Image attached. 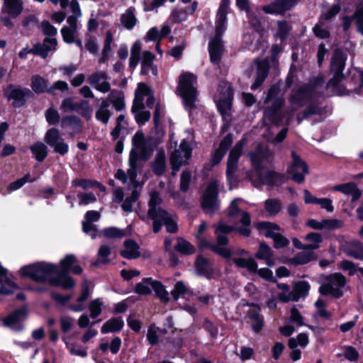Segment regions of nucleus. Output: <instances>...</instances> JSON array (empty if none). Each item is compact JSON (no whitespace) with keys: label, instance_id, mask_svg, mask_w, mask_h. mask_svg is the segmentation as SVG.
<instances>
[{"label":"nucleus","instance_id":"f257e3e1","mask_svg":"<svg viewBox=\"0 0 363 363\" xmlns=\"http://www.w3.org/2000/svg\"><path fill=\"white\" fill-rule=\"evenodd\" d=\"M162 200L157 192L152 193L149 201V209L147 216L140 215L143 220L147 221L151 219L153 221V231L158 233L162 225H164L167 230L169 233H176L177 226L176 224V216L169 214L161 207Z\"/></svg>","mask_w":363,"mask_h":363},{"label":"nucleus","instance_id":"f03ea898","mask_svg":"<svg viewBox=\"0 0 363 363\" xmlns=\"http://www.w3.org/2000/svg\"><path fill=\"white\" fill-rule=\"evenodd\" d=\"M214 250L225 258L230 264H233L238 267L247 269L250 272L257 273L261 278L267 281H274L272 272L268 268L258 269L255 259L250 255L247 250L244 249L228 250L216 247Z\"/></svg>","mask_w":363,"mask_h":363},{"label":"nucleus","instance_id":"7ed1b4c3","mask_svg":"<svg viewBox=\"0 0 363 363\" xmlns=\"http://www.w3.org/2000/svg\"><path fill=\"white\" fill-rule=\"evenodd\" d=\"M271 153L267 148L259 147L255 152H251V160L253 170L250 172L248 177L255 186L261 184L274 185L279 177L277 174L263 169L265 162L269 158Z\"/></svg>","mask_w":363,"mask_h":363},{"label":"nucleus","instance_id":"20e7f679","mask_svg":"<svg viewBox=\"0 0 363 363\" xmlns=\"http://www.w3.org/2000/svg\"><path fill=\"white\" fill-rule=\"evenodd\" d=\"M230 0H221L218 9L216 21V34L208 44V50L211 61L218 64L221 59L223 52V45L221 35L225 30L227 14L230 6Z\"/></svg>","mask_w":363,"mask_h":363},{"label":"nucleus","instance_id":"39448f33","mask_svg":"<svg viewBox=\"0 0 363 363\" xmlns=\"http://www.w3.org/2000/svg\"><path fill=\"white\" fill-rule=\"evenodd\" d=\"M19 273L22 277H28L35 281L50 284V279L58 273V267L50 263L39 262L22 267Z\"/></svg>","mask_w":363,"mask_h":363},{"label":"nucleus","instance_id":"423d86ee","mask_svg":"<svg viewBox=\"0 0 363 363\" xmlns=\"http://www.w3.org/2000/svg\"><path fill=\"white\" fill-rule=\"evenodd\" d=\"M196 83L197 78L192 73L185 72L179 77L178 91L186 108H192L195 106L198 94Z\"/></svg>","mask_w":363,"mask_h":363},{"label":"nucleus","instance_id":"0eeeda50","mask_svg":"<svg viewBox=\"0 0 363 363\" xmlns=\"http://www.w3.org/2000/svg\"><path fill=\"white\" fill-rule=\"evenodd\" d=\"M346 57L343 53L335 50L331 61V69L334 72L333 77L328 82V86L333 89L334 94L337 95L344 94L345 92L342 89V82L343 75L342 74L345 65Z\"/></svg>","mask_w":363,"mask_h":363},{"label":"nucleus","instance_id":"6e6552de","mask_svg":"<svg viewBox=\"0 0 363 363\" xmlns=\"http://www.w3.org/2000/svg\"><path fill=\"white\" fill-rule=\"evenodd\" d=\"M241 203L239 199L233 200L229 206L228 216L236 227L241 224L242 226L238 227V230L241 235L247 237L250 234L249 226L251 219L247 212L240 208Z\"/></svg>","mask_w":363,"mask_h":363},{"label":"nucleus","instance_id":"1a4fd4ad","mask_svg":"<svg viewBox=\"0 0 363 363\" xmlns=\"http://www.w3.org/2000/svg\"><path fill=\"white\" fill-rule=\"evenodd\" d=\"M144 140L145 136L141 132L135 133L132 139V143L134 148H133L130 152L129 168L127 170V175L135 188L138 186L135 179L137 177V164L138 160V154L136 150L143 148Z\"/></svg>","mask_w":363,"mask_h":363},{"label":"nucleus","instance_id":"9d476101","mask_svg":"<svg viewBox=\"0 0 363 363\" xmlns=\"http://www.w3.org/2000/svg\"><path fill=\"white\" fill-rule=\"evenodd\" d=\"M326 281V283L322 284L319 288V291L321 294L333 296L335 298L342 296V288L346 284V279L344 276L335 273L328 276Z\"/></svg>","mask_w":363,"mask_h":363},{"label":"nucleus","instance_id":"9b49d317","mask_svg":"<svg viewBox=\"0 0 363 363\" xmlns=\"http://www.w3.org/2000/svg\"><path fill=\"white\" fill-rule=\"evenodd\" d=\"M192 149L189 144L183 140L179 148L172 152L170 155V164L172 169V174L176 175L179 169L184 165L189 164V161L191 157Z\"/></svg>","mask_w":363,"mask_h":363},{"label":"nucleus","instance_id":"f8f14e48","mask_svg":"<svg viewBox=\"0 0 363 363\" xmlns=\"http://www.w3.org/2000/svg\"><path fill=\"white\" fill-rule=\"evenodd\" d=\"M155 103L153 93L144 83H139L135 91V99L132 111L141 110L145 107L152 108Z\"/></svg>","mask_w":363,"mask_h":363},{"label":"nucleus","instance_id":"ddd939ff","mask_svg":"<svg viewBox=\"0 0 363 363\" xmlns=\"http://www.w3.org/2000/svg\"><path fill=\"white\" fill-rule=\"evenodd\" d=\"M218 185L216 182H211L206 189L201 205L206 213H212L218 208Z\"/></svg>","mask_w":363,"mask_h":363},{"label":"nucleus","instance_id":"4468645a","mask_svg":"<svg viewBox=\"0 0 363 363\" xmlns=\"http://www.w3.org/2000/svg\"><path fill=\"white\" fill-rule=\"evenodd\" d=\"M292 162L288 169V172L292 175V179L301 184L305 179V175L308 174V166L295 152H291Z\"/></svg>","mask_w":363,"mask_h":363},{"label":"nucleus","instance_id":"2eb2a0df","mask_svg":"<svg viewBox=\"0 0 363 363\" xmlns=\"http://www.w3.org/2000/svg\"><path fill=\"white\" fill-rule=\"evenodd\" d=\"M220 96L216 99L217 106L223 117H225L231 109L233 90L230 85L223 82L220 86Z\"/></svg>","mask_w":363,"mask_h":363},{"label":"nucleus","instance_id":"dca6fc26","mask_svg":"<svg viewBox=\"0 0 363 363\" xmlns=\"http://www.w3.org/2000/svg\"><path fill=\"white\" fill-rule=\"evenodd\" d=\"M243 146L242 141L238 142L230 151L228 158L226 177L230 185L233 182V174L238 169V163L242 155Z\"/></svg>","mask_w":363,"mask_h":363},{"label":"nucleus","instance_id":"f3484780","mask_svg":"<svg viewBox=\"0 0 363 363\" xmlns=\"http://www.w3.org/2000/svg\"><path fill=\"white\" fill-rule=\"evenodd\" d=\"M234 229L233 227L225 225V223L220 222L218 224L216 228V234L217 235V245H213L207 242V246L209 247L215 253L222 256L220 253L217 252L214 250V247H218L221 249L232 250L234 249H240V247H226L225 245L228 242V240L227 237L225 235L227 233H230Z\"/></svg>","mask_w":363,"mask_h":363},{"label":"nucleus","instance_id":"a211bd4d","mask_svg":"<svg viewBox=\"0 0 363 363\" xmlns=\"http://www.w3.org/2000/svg\"><path fill=\"white\" fill-rule=\"evenodd\" d=\"M30 94L28 89H20L14 86H9L4 92L9 101L13 100L12 104L15 107H21L25 103V97Z\"/></svg>","mask_w":363,"mask_h":363},{"label":"nucleus","instance_id":"6ab92c4d","mask_svg":"<svg viewBox=\"0 0 363 363\" xmlns=\"http://www.w3.org/2000/svg\"><path fill=\"white\" fill-rule=\"evenodd\" d=\"M306 225L313 230H335L342 228L344 223L342 220L336 218L323 219L320 221L310 219L306 222Z\"/></svg>","mask_w":363,"mask_h":363},{"label":"nucleus","instance_id":"aec40b11","mask_svg":"<svg viewBox=\"0 0 363 363\" xmlns=\"http://www.w3.org/2000/svg\"><path fill=\"white\" fill-rule=\"evenodd\" d=\"M108 75L105 72L99 71L89 76V83L99 91L108 92L111 86L108 82Z\"/></svg>","mask_w":363,"mask_h":363},{"label":"nucleus","instance_id":"412c9836","mask_svg":"<svg viewBox=\"0 0 363 363\" xmlns=\"http://www.w3.org/2000/svg\"><path fill=\"white\" fill-rule=\"evenodd\" d=\"M100 218V213L96 211H89L85 214V220L82 222L84 233L89 234L92 239L96 238L97 233L96 225L92 223Z\"/></svg>","mask_w":363,"mask_h":363},{"label":"nucleus","instance_id":"4be33fe9","mask_svg":"<svg viewBox=\"0 0 363 363\" xmlns=\"http://www.w3.org/2000/svg\"><path fill=\"white\" fill-rule=\"evenodd\" d=\"M298 0H277L270 5L263 7L265 13L271 14L283 13L293 7Z\"/></svg>","mask_w":363,"mask_h":363},{"label":"nucleus","instance_id":"5701e85b","mask_svg":"<svg viewBox=\"0 0 363 363\" xmlns=\"http://www.w3.org/2000/svg\"><path fill=\"white\" fill-rule=\"evenodd\" d=\"M27 311L25 307L19 308L10 314L8 317L3 319L5 326L13 330H19L22 328L18 325L19 323L23 320L26 317Z\"/></svg>","mask_w":363,"mask_h":363},{"label":"nucleus","instance_id":"b1692460","mask_svg":"<svg viewBox=\"0 0 363 363\" xmlns=\"http://www.w3.org/2000/svg\"><path fill=\"white\" fill-rule=\"evenodd\" d=\"M67 26L62 28L61 33L65 43H72L77 32V20L73 16H70L67 19Z\"/></svg>","mask_w":363,"mask_h":363},{"label":"nucleus","instance_id":"393cba45","mask_svg":"<svg viewBox=\"0 0 363 363\" xmlns=\"http://www.w3.org/2000/svg\"><path fill=\"white\" fill-rule=\"evenodd\" d=\"M155 55L150 51L145 50L141 55V70L140 74L143 75L147 74L152 72L154 75H157V70L155 67L153 62L155 60Z\"/></svg>","mask_w":363,"mask_h":363},{"label":"nucleus","instance_id":"a878e982","mask_svg":"<svg viewBox=\"0 0 363 363\" xmlns=\"http://www.w3.org/2000/svg\"><path fill=\"white\" fill-rule=\"evenodd\" d=\"M255 227L260 235L272 239L281 230L277 224L271 222H259L255 225Z\"/></svg>","mask_w":363,"mask_h":363},{"label":"nucleus","instance_id":"bb28decb","mask_svg":"<svg viewBox=\"0 0 363 363\" xmlns=\"http://www.w3.org/2000/svg\"><path fill=\"white\" fill-rule=\"evenodd\" d=\"M255 65L257 71L256 79L251 86L252 90L257 89L263 83L269 72V65L267 61H257L255 62Z\"/></svg>","mask_w":363,"mask_h":363},{"label":"nucleus","instance_id":"cd10ccee","mask_svg":"<svg viewBox=\"0 0 363 363\" xmlns=\"http://www.w3.org/2000/svg\"><path fill=\"white\" fill-rule=\"evenodd\" d=\"M57 45V42L55 38H45L43 43L38 44L34 47V51L43 58H45L50 51L56 49Z\"/></svg>","mask_w":363,"mask_h":363},{"label":"nucleus","instance_id":"c85d7f7f","mask_svg":"<svg viewBox=\"0 0 363 363\" xmlns=\"http://www.w3.org/2000/svg\"><path fill=\"white\" fill-rule=\"evenodd\" d=\"M247 317L251 324L252 329L258 333L263 326L262 318L259 315V308L257 306H251L247 312Z\"/></svg>","mask_w":363,"mask_h":363},{"label":"nucleus","instance_id":"c756f323","mask_svg":"<svg viewBox=\"0 0 363 363\" xmlns=\"http://www.w3.org/2000/svg\"><path fill=\"white\" fill-rule=\"evenodd\" d=\"M50 284L52 286H60L64 289H72L75 286V283L72 278L68 277L62 273H58L53 276L52 279H50Z\"/></svg>","mask_w":363,"mask_h":363},{"label":"nucleus","instance_id":"7c9ffc66","mask_svg":"<svg viewBox=\"0 0 363 363\" xmlns=\"http://www.w3.org/2000/svg\"><path fill=\"white\" fill-rule=\"evenodd\" d=\"M121 24L127 30H132L137 24L138 19L135 16V9H127L120 17Z\"/></svg>","mask_w":363,"mask_h":363},{"label":"nucleus","instance_id":"2f4dec72","mask_svg":"<svg viewBox=\"0 0 363 363\" xmlns=\"http://www.w3.org/2000/svg\"><path fill=\"white\" fill-rule=\"evenodd\" d=\"M233 143V136L230 134L227 135L220 142L219 147L216 150L213 157V164H218L224 157L226 151Z\"/></svg>","mask_w":363,"mask_h":363},{"label":"nucleus","instance_id":"473e14b6","mask_svg":"<svg viewBox=\"0 0 363 363\" xmlns=\"http://www.w3.org/2000/svg\"><path fill=\"white\" fill-rule=\"evenodd\" d=\"M255 257L258 259H263L269 267H273L275 264L273 253L270 247L264 242H260L259 249L255 253Z\"/></svg>","mask_w":363,"mask_h":363},{"label":"nucleus","instance_id":"72a5a7b5","mask_svg":"<svg viewBox=\"0 0 363 363\" xmlns=\"http://www.w3.org/2000/svg\"><path fill=\"white\" fill-rule=\"evenodd\" d=\"M23 9V4L21 0H4L3 11L9 16L16 17L18 16Z\"/></svg>","mask_w":363,"mask_h":363},{"label":"nucleus","instance_id":"f704fd0d","mask_svg":"<svg viewBox=\"0 0 363 363\" xmlns=\"http://www.w3.org/2000/svg\"><path fill=\"white\" fill-rule=\"evenodd\" d=\"M124 325L121 318H114L107 320L101 327V332L103 334L116 333L120 331Z\"/></svg>","mask_w":363,"mask_h":363},{"label":"nucleus","instance_id":"c9c22d12","mask_svg":"<svg viewBox=\"0 0 363 363\" xmlns=\"http://www.w3.org/2000/svg\"><path fill=\"white\" fill-rule=\"evenodd\" d=\"M124 250L121 251V255L127 259H135L140 256L139 246L132 240H128L124 243Z\"/></svg>","mask_w":363,"mask_h":363},{"label":"nucleus","instance_id":"e433bc0d","mask_svg":"<svg viewBox=\"0 0 363 363\" xmlns=\"http://www.w3.org/2000/svg\"><path fill=\"white\" fill-rule=\"evenodd\" d=\"M90 291L89 289V285L86 282H84L82 284V291L81 295L77 299V304H72L69 306V308L74 312H80L82 311L85 307L83 304L89 296Z\"/></svg>","mask_w":363,"mask_h":363},{"label":"nucleus","instance_id":"4c0bfd02","mask_svg":"<svg viewBox=\"0 0 363 363\" xmlns=\"http://www.w3.org/2000/svg\"><path fill=\"white\" fill-rule=\"evenodd\" d=\"M152 169L157 175H162L166 169V157L163 150H160L152 164Z\"/></svg>","mask_w":363,"mask_h":363},{"label":"nucleus","instance_id":"58836bf2","mask_svg":"<svg viewBox=\"0 0 363 363\" xmlns=\"http://www.w3.org/2000/svg\"><path fill=\"white\" fill-rule=\"evenodd\" d=\"M341 247L349 256L353 257L356 259L363 258V247L358 241H351L348 244V247L347 248H344L342 245Z\"/></svg>","mask_w":363,"mask_h":363},{"label":"nucleus","instance_id":"ea45409f","mask_svg":"<svg viewBox=\"0 0 363 363\" xmlns=\"http://www.w3.org/2000/svg\"><path fill=\"white\" fill-rule=\"evenodd\" d=\"M109 105V101L106 99H104L99 108L96 111V120L104 124L108 123L111 117V112L108 109Z\"/></svg>","mask_w":363,"mask_h":363},{"label":"nucleus","instance_id":"a19ab883","mask_svg":"<svg viewBox=\"0 0 363 363\" xmlns=\"http://www.w3.org/2000/svg\"><path fill=\"white\" fill-rule=\"evenodd\" d=\"M30 86L32 90L36 94L48 91V81L40 75H33L31 77Z\"/></svg>","mask_w":363,"mask_h":363},{"label":"nucleus","instance_id":"79ce46f5","mask_svg":"<svg viewBox=\"0 0 363 363\" xmlns=\"http://www.w3.org/2000/svg\"><path fill=\"white\" fill-rule=\"evenodd\" d=\"M305 240L308 242L306 245V250H314L320 247V244L323 241V237L318 233H310L305 237Z\"/></svg>","mask_w":363,"mask_h":363},{"label":"nucleus","instance_id":"37998d69","mask_svg":"<svg viewBox=\"0 0 363 363\" xmlns=\"http://www.w3.org/2000/svg\"><path fill=\"white\" fill-rule=\"evenodd\" d=\"M141 43L136 41L132 46L130 50V57L129 59V66L133 69H135L140 60H141Z\"/></svg>","mask_w":363,"mask_h":363},{"label":"nucleus","instance_id":"c03bdc74","mask_svg":"<svg viewBox=\"0 0 363 363\" xmlns=\"http://www.w3.org/2000/svg\"><path fill=\"white\" fill-rule=\"evenodd\" d=\"M155 280L152 278H145L135 286V291L140 295H146L151 293L153 289Z\"/></svg>","mask_w":363,"mask_h":363},{"label":"nucleus","instance_id":"a18cd8bd","mask_svg":"<svg viewBox=\"0 0 363 363\" xmlns=\"http://www.w3.org/2000/svg\"><path fill=\"white\" fill-rule=\"evenodd\" d=\"M196 271L199 275L209 276L211 274V267L208 260L202 256H199L196 261Z\"/></svg>","mask_w":363,"mask_h":363},{"label":"nucleus","instance_id":"49530a36","mask_svg":"<svg viewBox=\"0 0 363 363\" xmlns=\"http://www.w3.org/2000/svg\"><path fill=\"white\" fill-rule=\"evenodd\" d=\"M189 15L186 8L174 9L170 13L169 21L174 23H178L186 21Z\"/></svg>","mask_w":363,"mask_h":363},{"label":"nucleus","instance_id":"de8ad7c7","mask_svg":"<svg viewBox=\"0 0 363 363\" xmlns=\"http://www.w3.org/2000/svg\"><path fill=\"white\" fill-rule=\"evenodd\" d=\"M30 150L38 162H43L48 155L47 147L42 143H37L32 145Z\"/></svg>","mask_w":363,"mask_h":363},{"label":"nucleus","instance_id":"09e8293b","mask_svg":"<svg viewBox=\"0 0 363 363\" xmlns=\"http://www.w3.org/2000/svg\"><path fill=\"white\" fill-rule=\"evenodd\" d=\"M174 248L177 252L183 255H189L195 252L194 247L190 242L182 238H178Z\"/></svg>","mask_w":363,"mask_h":363},{"label":"nucleus","instance_id":"8fccbe9b","mask_svg":"<svg viewBox=\"0 0 363 363\" xmlns=\"http://www.w3.org/2000/svg\"><path fill=\"white\" fill-rule=\"evenodd\" d=\"M315 257V255L313 252H300L293 257L290 262L293 264H305Z\"/></svg>","mask_w":363,"mask_h":363},{"label":"nucleus","instance_id":"3c124183","mask_svg":"<svg viewBox=\"0 0 363 363\" xmlns=\"http://www.w3.org/2000/svg\"><path fill=\"white\" fill-rule=\"evenodd\" d=\"M112 104L116 111H121L125 108L124 96L119 91H112L109 95Z\"/></svg>","mask_w":363,"mask_h":363},{"label":"nucleus","instance_id":"603ef678","mask_svg":"<svg viewBox=\"0 0 363 363\" xmlns=\"http://www.w3.org/2000/svg\"><path fill=\"white\" fill-rule=\"evenodd\" d=\"M140 192L135 189H134L130 196L127 197L121 205V208L123 211L126 213H130L133 211V206L135 202H136L139 198Z\"/></svg>","mask_w":363,"mask_h":363},{"label":"nucleus","instance_id":"864d4df0","mask_svg":"<svg viewBox=\"0 0 363 363\" xmlns=\"http://www.w3.org/2000/svg\"><path fill=\"white\" fill-rule=\"evenodd\" d=\"M111 254V249L107 245H101L98 251V259L93 263L94 266H99L101 264L109 262L108 256Z\"/></svg>","mask_w":363,"mask_h":363},{"label":"nucleus","instance_id":"5fc2aeb1","mask_svg":"<svg viewBox=\"0 0 363 363\" xmlns=\"http://www.w3.org/2000/svg\"><path fill=\"white\" fill-rule=\"evenodd\" d=\"M128 125L125 116L123 114H121L116 119V125L115 128L111 132V135L113 140L118 138L122 130L125 129Z\"/></svg>","mask_w":363,"mask_h":363},{"label":"nucleus","instance_id":"6e6d98bb","mask_svg":"<svg viewBox=\"0 0 363 363\" xmlns=\"http://www.w3.org/2000/svg\"><path fill=\"white\" fill-rule=\"evenodd\" d=\"M62 140L60 137V132L55 128L49 129L44 138L45 142L50 147L54 146L56 143Z\"/></svg>","mask_w":363,"mask_h":363},{"label":"nucleus","instance_id":"4d7b16f0","mask_svg":"<svg viewBox=\"0 0 363 363\" xmlns=\"http://www.w3.org/2000/svg\"><path fill=\"white\" fill-rule=\"evenodd\" d=\"M264 208L266 211L269 215H276L277 214L281 209V203L277 199H267L264 203Z\"/></svg>","mask_w":363,"mask_h":363},{"label":"nucleus","instance_id":"13d9d810","mask_svg":"<svg viewBox=\"0 0 363 363\" xmlns=\"http://www.w3.org/2000/svg\"><path fill=\"white\" fill-rule=\"evenodd\" d=\"M308 344V337L306 333H300L296 338H290L289 340V346L290 348H296L298 345L305 347Z\"/></svg>","mask_w":363,"mask_h":363},{"label":"nucleus","instance_id":"bf43d9fd","mask_svg":"<svg viewBox=\"0 0 363 363\" xmlns=\"http://www.w3.org/2000/svg\"><path fill=\"white\" fill-rule=\"evenodd\" d=\"M103 305L104 303L101 298H96L89 303V308L90 316L92 318L98 317L101 313Z\"/></svg>","mask_w":363,"mask_h":363},{"label":"nucleus","instance_id":"052dcab7","mask_svg":"<svg viewBox=\"0 0 363 363\" xmlns=\"http://www.w3.org/2000/svg\"><path fill=\"white\" fill-rule=\"evenodd\" d=\"M152 289L161 301L166 303L169 300L168 291L160 282L155 281Z\"/></svg>","mask_w":363,"mask_h":363},{"label":"nucleus","instance_id":"680f3d73","mask_svg":"<svg viewBox=\"0 0 363 363\" xmlns=\"http://www.w3.org/2000/svg\"><path fill=\"white\" fill-rule=\"evenodd\" d=\"M76 111H77L82 116L88 121L91 118L92 109L86 101H82L79 104H78L77 109Z\"/></svg>","mask_w":363,"mask_h":363},{"label":"nucleus","instance_id":"e2e57ef3","mask_svg":"<svg viewBox=\"0 0 363 363\" xmlns=\"http://www.w3.org/2000/svg\"><path fill=\"white\" fill-rule=\"evenodd\" d=\"M310 289V285L306 281H299L294 286L292 291L294 294L297 296V300L301 297L305 296Z\"/></svg>","mask_w":363,"mask_h":363},{"label":"nucleus","instance_id":"0e129e2a","mask_svg":"<svg viewBox=\"0 0 363 363\" xmlns=\"http://www.w3.org/2000/svg\"><path fill=\"white\" fill-rule=\"evenodd\" d=\"M354 18L356 21L357 30L363 34V1L357 6Z\"/></svg>","mask_w":363,"mask_h":363},{"label":"nucleus","instance_id":"69168bd1","mask_svg":"<svg viewBox=\"0 0 363 363\" xmlns=\"http://www.w3.org/2000/svg\"><path fill=\"white\" fill-rule=\"evenodd\" d=\"M160 329L155 325H150L147 330V339L151 345H155L159 342Z\"/></svg>","mask_w":363,"mask_h":363},{"label":"nucleus","instance_id":"338daca9","mask_svg":"<svg viewBox=\"0 0 363 363\" xmlns=\"http://www.w3.org/2000/svg\"><path fill=\"white\" fill-rule=\"evenodd\" d=\"M76 262V258L73 255H68L60 261L61 269L63 273H68Z\"/></svg>","mask_w":363,"mask_h":363},{"label":"nucleus","instance_id":"774afa93","mask_svg":"<svg viewBox=\"0 0 363 363\" xmlns=\"http://www.w3.org/2000/svg\"><path fill=\"white\" fill-rule=\"evenodd\" d=\"M277 24L276 37L279 38L281 40H284L290 32L291 27L286 21H279Z\"/></svg>","mask_w":363,"mask_h":363}]
</instances>
